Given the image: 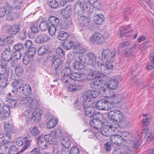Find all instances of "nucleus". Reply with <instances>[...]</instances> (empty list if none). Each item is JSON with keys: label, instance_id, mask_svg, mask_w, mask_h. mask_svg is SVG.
Instances as JSON below:
<instances>
[{"label": "nucleus", "instance_id": "f257e3e1", "mask_svg": "<svg viewBox=\"0 0 154 154\" xmlns=\"http://www.w3.org/2000/svg\"><path fill=\"white\" fill-rule=\"evenodd\" d=\"M114 51H111L109 49H104L102 52V60L104 65H103V71L109 73L110 70L114 69L113 60L115 56Z\"/></svg>", "mask_w": 154, "mask_h": 154}, {"label": "nucleus", "instance_id": "f03ea898", "mask_svg": "<svg viewBox=\"0 0 154 154\" xmlns=\"http://www.w3.org/2000/svg\"><path fill=\"white\" fill-rule=\"evenodd\" d=\"M78 59L82 63L93 66L95 69L99 71H103L102 67L103 64L100 62L96 61V57L93 53H88L85 56L80 55L78 56Z\"/></svg>", "mask_w": 154, "mask_h": 154}, {"label": "nucleus", "instance_id": "7ed1b4c3", "mask_svg": "<svg viewBox=\"0 0 154 154\" xmlns=\"http://www.w3.org/2000/svg\"><path fill=\"white\" fill-rule=\"evenodd\" d=\"M90 97H81L80 100H82V102H80L79 103L84 108L86 116L93 117H94V113L92 112V107L89 106L91 103H92L91 101Z\"/></svg>", "mask_w": 154, "mask_h": 154}, {"label": "nucleus", "instance_id": "20e7f679", "mask_svg": "<svg viewBox=\"0 0 154 154\" xmlns=\"http://www.w3.org/2000/svg\"><path fill=\"white\" fill-rule=\"evenodd\" d=\"M19 100L20 103L23 104L30 108H35L41 104L39 100L32 99L31 97H20Z\"/></svg>", "mask_w": 154, "mask_h": 154}, {"label": "nucleus", "instance_id": "39448f33", "mask_svg": "<svg viewBox=\"0 0 154 154\" xmlns=\"http://www.w3.org/2000/svg\"><path fill=\"white\" fill-rule=\"evenodd\" d=\"M108 116L109 118L110 119L108 123H111V122L114 120L122 123L125 119L122 112L118 110L110 111L108 114Z\"/></svg>", "mask_w": 154, "mask_h": 154}, {"label": "nucleus", "instance_id": "423d86ee", "mask_svg": "<svg viewBox=\"0 0 154 154\" xmlns=\"http://www.w3.org/2000/svg\"><path fill=\"white\" fill-rule=\"evenodd\" d=\"M31 140L28 138V137H25L23 138L19 137L16 139V143L18 146H21L24 144V146L19 151V153H21L26 149L30 145V142Z\"/></svg>", "mask_w": 154, "mask_h": 154}, {"label": "nucleus", "instance_id": "0eeeda50", "mask_svg": "<svg viewBox=\"0 0 154 154\" xmlns=\"http://www.w3.org/2000/svg\"><path fill=\"white\" fill-rule=\"evenodd\" d=\"M72 49L75 50V52H72L70 53L69 55V56L70 55L73 57L72 58H70L69 59L70 60L75 59L76 58V57H75L76 55V52L78 54H82L85 52L86 51L85 48L83 45L79 44H74L72 47Z\"/></svg>", "mask_w": 154, "mask_h": 154}, {"label": "nucleus", "instance_id": "6e6552de", "mask_svg": "<svg viewBox=\"0 0 154 154\" xmlns=\"http://www.w3.org/2000/svg\"><path fill=\"white\" fill-rule=\"evenodd\" d=\"M37 106L35 108H30L31 110L29 111V112L32 113L31 116L34 121L37 122L41 119V111L38 109Z\"/></svg>", "mask_w": 154, "mask_h": 154}, {"label": "nucleus", "instance_id": "1a4fd4ad", "mask_svg": "<svg viewBox=\"0 0 154 154\" xmlns=\"http://www.w3.org/2000/svg\"><path fill=\"white\" fill-rule=\"evenodd\" d=\"M103 38L102 35L98 33H94L92 34L89 38V41L95 44L103 43Z\"/></svg>", "mask_w": 154, "mask_h": 154}, {"label": "nucleus", "instance_id": "9d476101", "mask_svg": "<svg viewBox=\"0 0 154 154\" xmlns=\"http://www.w3.org/2000/svg\"><path fill=\"white\" fill-rule=\"evenodd\" d=\"M59 130L55 132H51L50 134L46 135L44 136V138L45 142L48 143L49 144H52L53 142L54 141L55 137H57L56 134H57Z\"/></svg>", "mask_w": 154, "mask_h": 154}, {"label": "nucleus", "instance_id": "9b49d317", "mask_svg": "<svg viewBox=\"0 0 154 154\" xmlns=\"http://www.w3.org/2000/svg\"><path fill=\"white\" fill-rule=\"evenodd\" d=\"M109 140L116 145L119 144L123 142V138L118 134H114L111 136Z\"/></svg>", "mask_w": 154, "mask_h": 154}, {"label": "nucleus", "instance_id": "f8f14e48", "mask_svg": "<svg viewBox=\"0 0 154 154\" xmlns=\"http://www.w3.org/2000/svg\"><path fill=\"white\" fill-rule=\"evenodd\" d=\"M104 74L101 73L99 71L94 70L90 72L87 76V79L89 80L93 79L96 78L103 77H104Z\"/></svg>", "mask_w": 154, "mask_h": 154}, {"label": "nucleus", "instance_id": "ddd939ff", "mask_svg": "<svg viewBox=\"0 0 154 154\" xmlns=\"http://www.w3.org/2000/svg\"><path fill=\"white\" fill-rule=\"evenodd\" d=\"M82 63H83L81 62H80L78 61H76L72 64L73 68L79 71L81 70V72H82V73H84L86 70L85 68V66Z\"/></svg>", "mask_w": 154, "mask_h": 154}, {"label": "nucleus", "instance_id": "4468645a", "mask_svg": "<svg viewBox=\"0 0 154 154\" xmlns=\"http://www.w3.org/2000/svg\"><path fill=\"white\" fill-rule=\"evenodd\" d=\"M89 18L83 16H80L79 20L80 25L84 27L88 26L89 24Z\"/></svg>", "mask_w": 154, "mask_h": 154}, {"label": "nucleus", "instance_id": "2eb2a0df", "mask_svg": "<svg viewBox=\"0 0 154 154\" xmlns=\"http://www.w3.org/2000/svg\"><path fill=\"white\" fill-rule=\"evenodd\" d=\"M99 92L97 90L93 89L85 90L82 94V96H98Z\"/></svg>", "mask_w": 154, "mask_h": 154}, {"label": "nucleus", "instance_id": "dca6fc26", "mask_svg": "<svg viewBox=\"0 0 154 154\" xmlns=\"http://www.w3.org/2000/svg\"><path fill=\"white\" fill-rule=\"evenodd\" d=\"M103 82V80L97 79L92 82L91 85L93 88L99 89L103 86L104 84Z\"/></svg>", "mask_w": 154, "mask_h": 154}, {"label": "nucleus", "instance_id": "f3484780", "mask_svg": "<svg viewBox=\"0 0 154 154\" xmlns=\"http://www.w3.org/2000/svg\"><path fill=\"white\" fill-rule=\"evenodd\" d=\"M52 63L51 66L53 68L55 69H57L60 65L62 61L61 59L56 56L53 57L51 59Z\"/></svg>", "mask_w": 154, "mask_h": 154}, {"label": "nucleus", "instance_id": "a211bd4d", "mask_svg": "<svg viewBox=\"0 0 154 154\" xmlns=\"http://www.w3.org/2000/svg\"><path fill=\"white\" fill-rule=\"evenodd\" d=\"M12 53L10 49L4 51L2 53V59L6 61H8L11 59L12 57Z\"/></svg>", "mask_w": 154, "mask_h": 154}, {"label": "nucleus", "instance_id": "6ab92c4d", "mask_svg": "<svg viewBox=\"0 0 154 154\" xmlns=\"http://www.w3.org/2000/svg\"><path fill=\"white\" fill-rule=\"evenodd\" d=\"M50 39L49 37L45 34H42L36 38V42L39 43H42L46 42Z\"/></svg>", "mask_w": 154, "mask_h": 154}, {"label": "nucleus", "instance_id": "aec40b11", "mask_svg": "<svg viewBox=\"0 0 154 154\" xmlns=\"http://www.w3.org/2000/svg\"><path fill=\"white\" fill-rule=\"evenodd\" d=\"M37 143L39 149L42 150H43L46 149V144L43 135H41L38 137Z\"/></svg>", "mask_w": 154, "mask_h": 154}, {"label": "nucleus", "instance_id": "412c9836", "mask_svg": "<svg viewBox=\"0 0 154 154\" xmlns=\"http://www.w3.org/2000/svg\"><path fill=\"white\" fill-rule=\"evenodd\" d=\"M113 102H111L106 100V105L105 110H109L113 108V103H117L120 101V97L118 98H115Z\"/></svg>", "mask_w": 154, "mask_h": 154}, {"label": "nucleus", "instance_id": "4be33fe9", "mask_svg": "<svg viewBox=\"0 0 154 154\" xmlns=\"http://www.w3.org/2000/svg\"><path fill=\"white\" fill-rule=\"evenodd\" d=\"M118 82L115 79H110L106 83V86L111 89H114L117 87Z\"/></svg>", "mask_w": 154, "mask_h": 154}, {"label": "nucleus", "instance_id": "5701e85b", "mask_svg": "<svg viewBox=\"0 0 154 154\" xmlns=\"http://www.w3.org/2000/svg\"><path fill=\"white\" fill-rule=\"evenodd\" d=\"M106 100L101 99L98 100L96 103V108L101 110H105Z\"/></svg>", "mask_w": 154, "mask_h": 154}, {"label": "nucleus", "instance_id": "b1692460", "mask_svg": "<svg viewBox=\"0 0 154 154\" xmlns=\"http://www.w3.org/2000/svg\"><path fill=\"white\" fill-rule=\"evenodd\" d=\"M57 118H51L49 119L47 123V128L50 129L54 128L57 125Z\"/></svg>", "mask_w": 154, "mask_h": 154}, {"label": "nucleus", "instance_id": "393cba45", "mask_svg": "<svg viewBox=\"0 0 154 154\" xmlns=\"http://www.w3.org/2000/svg\"><path fill=\"white\" fill-rule=\"evenodd\" d=\"M40 133V131L38 128L35 126L28 133V138L30 139V137L33 136L36 137L37 135H39Z\"/></svg>", "mask_w": 154, "mask_h": 154}, {"label": "nucleus", "instance_id": "a878e982", "mask_svg": "<svg viewBox=\"0 0 154 154\" xmlns=\"http://www.w3.org/2000/svg\"><path fill=\"white\" fill-rule=\"evenodd\" d=\"M129 27L128 25L126 27L124 26H122L119 28L118 32V35L120 37H122L124 35L126 36L128 35V34L127 33L126 31V29H128Z\"/></svg>", "mask_w": 154, "mask_h": 154}, {"label": "nucleus", "instance_id": "bb28decb", "mask_svg": "<svg viewBox=\"0 0 154 154\" xmlns=\"http://www.w3.org/2000/svg\"><path fill=\"white\" fill-rule=\"evenodd\" d=\"M70 140V138L69 137H64L61 141V145L66 149L69 148L71 144Z\"/></svg>", "mask_w": 154, "mask_h": 154}, {"label": "nucleus", "instance_id": "cd10ccee", "mask_svg": "<svg viewBox=\"0 0 154 154\" xmlns=\"http://www.w3.org/2000/svg\"><path fill=\"white\" fill-rule=\"evenodd\" d=\"M22 91L24 94L26 96L30 95L31 93V88L28 84H25L23 86Z\"/></svg>", "mask_w": 154, "mask_h": 154}, {"label": "nucleus", "instance_id": "c85d7f7f", "mask_svg": "<svg viewBox=\"0 0 154 154\" xmlns=\"http://www.w3.org/2000/svg\"><path fill=\"white\" fill-rule=\"evenodd\" d=\"M9 33L12 35L16 34L20 30V26L18 25H15L13 26H9L8 29Z\"/></svg>", "mask_w": 154, "mask_h": 154}, {"label": "nucleus", "instance_id": "c756f323", "mask_svg": "<svg viewBox=\"0 0 154 154\" xmlns=\"http://www.w3.org/2000/svg\"><path fill=\"white\" fill-rule=\"evenodd\" d=\"M85 6H84L83 3H82L81 2L78 1L75 4V9L77 10L79 12H81L82 13L85 10Z\"/></svg>", "mask_w": 154, "mask_h": 154}, {"label": "nucleus", "instance_id": "7c9ffc66", "mask_svg": "<svg viewBox=\"0 0 154 154\" xmlns=\"http://www.w3.org/2000/svg\"><path fill=\"white\" fill-rule=\"evenodd\" d=\"M135 46H136V45L135 43L130 44L128 42H126L120 43L119 46V47L120 48L127 47L130 48V49L135 48Z\"/></svg>", "mask_w": 154, "mask_h": 154}, {"label": "nucleus", "instance_id": "2f4dec72", "mask_svg": "<svg viewBox=\"0 0 154 154\" xmlns=\"http://www.w3.org/2000/svg\"><path fill=\"white\" fill-rule=\"evenodd\" d=\"M2 109L3 112H2L1 117L3 118L8 117L10 115V111L9 107L6 105H4Z\"/></svg>", "mask_w": 154, "mask_h": 154}, {"label": "nucleus", "instance_id": "473e14b6", "mask_svg": "<svg viewBox=\"0 0 154 154\" xmlns=\"http://www.w3.org/2000/svg\"><path fill=\"white\" fill-rule=\"evenodd\" d=\"M93 20L96 23L100 24L103 21L104 18L103 15H97L94 16Z\"/></svg>", "mask_w": 154, "mask_h": 154}, {"label": "nucleus", "instance_id": "72a5a7b5", "mask_svg": "<svg viewBox=\"0 0 154 154\" xmlns=\"http://www.w3.org/2000/svg\"><path fill=\"white\" fill-rule=\"evenodd\" d=\"M69 35L68 33L62 31L59 33L57 38L60 40L63 41L67 39Z\"/></svg>", "mask_w": 154, "mask_h": 154}, {"label": "nucleus", "instance_id": "f704fd0d", "mask_svg": "<svg viewBox=\"0 0 154 154\" xmlns=\"http://www.w3.org/2000/svg\"><path fill=\"white\" fill-rule=\"evenodd\" d=\"M117 121L114 120L111 122V124L107 125V128H109L110 129L113 131H115L116 129L119 126V124L117 123Z\"/></svg>", "mask_w": 154, "mask_h": 154}, {"label": "nucleus", "instance_id": "c9c22d12", "mask_svg": "<svg viewBox=\"0 0 154 154\" xmlns=\"http://www.w3.org/2000/svg\"><path fill=\"white\" fill-rule=\"evenodd\" d=\"M8 84L7 78L3 75H0V87H5Z\"/></svg>", "mask_w": 154, "mask_h": 154}, {"label": "nucleus", "instance_id": "e433bc0d", "mask_svg": "<svg viewBox=\"0 0 154 154\" xmlns=\"http://www.w3.org/2000/svg\"><path fill=\"white\" fill-rule=\"evenodd\" d=\"M79 73L77 72H74L70 75L72 80L79 81L80 80L82 75L84 73Z\"/></svg>", "mask_w": 154, "mask_h": 154}, {"label": "nucleus", "instance_id": "4c0bfd02", "mask_svg": "<svg viewBox=\"0 0 154 154\" xmlns=\"http://www.w3.org/2000/svg\"><path fill=\"white\" fill-rule=\"evenodd\" d=\"M49 21L51 25H53L56 26L58 25L60 22L59 19L54 16L50 17L49 18Z\"/></svg>", "mask_w": 154, "mask_h": 154}, {"label": "nucleus", "instance_id": "58836bf2", "mask_svg": "<svg viewBox=\"0 0 154 154\" xmlns=\"http://www.w3.org/2000/svg\"><path fill=\"white\" fill-rule=\"evenodd\" d=\"M73 42L71 41H66L63 44V47L65 49H70L73 46Z\"/></svg>", "mask_w": 154, "mask_h": 154}, {"label": "nucleus", "instance_id": "ea45409f", "mask_svg": "<svg viewBox=\"0 0 154 154\" xmlns=\"http://www.w3.org/2000/svg\"><path fill=\"white\" fill-rule=\"evenodd\" d=\"M48 50L47 47L45 45L40 47L38 50V54L40 55H43L46 54Z\"/></svg>", "mask_w": 154, "mask_h": 154}, {"label": "nucleus", "instance_id": "a19ab883", "mask_svg": "<svg viewBox=\"0 0 154 154\" xmlns=\"http://www.w3.org/2000/svg\"><path fill=\"white\" fill-rule=\"evenodd\" d=\"M36 52V49L33 47L29 48L27 51L25 55L29 57L33 56Z\"/></svg>", "mask_w": 154, "mask_h": 154}, {"label": "nucleus", "instance_id": "79ce46f5", "mask_svg": "<svg viewBox=\"0 0 154 154\" xmlns=\"http://www.w3.org/2000/svg\"><path fill=\"white\" fill-rule=\"evenodd\" d=\"M61 80L63 83L69 84L71 83V79L70 76L62 75V77L61 78Z\"/></svg>", "mask_w": 154, "mask_h": 154}, {"label": "nucleus", "instance_id": "37998d69", "mask_svg": "<svg viewBox=\"0 0 154 154\" xmlns=\"http://www.w3.org/2000/svg\"><path fill=\"white\" fill-rule=\"evenodd\" d=\"M32 113L29 112V111H26L24 112V115L26 116V121L27 123H29L32 120V116H31Z\"/></svg>", "mask_w": 154, "mask_h": 154}, {"label": "nucleus", "instance_id": "c03bdc74", "mask_svg": "<svg viewBox=\"0 0 154 154\" xmlns=\"http://www.w3.org/2000/svg\"><path fill=\"white\" fill-rule=\"evenodd\" d=\"M136 46L134 48L129 49H128L127 50H124L123 51V53L124 54V56L125 57H129L130 56H133L134 55V54L133 53L132 50L134 49H136Z\"/></svg>", "mask_w": 154, "mask_h": 154}, {"label": "nucleus", "instance_id": "a18cd8bd", "mask_svg": "<svg viewBox=\"0 0 154 154\" xmlns=\"http://www.w3.org/2000/svg\"><path fill=\"white\" fill-rule=\"evenodd\" d=\"M82 86L80 85H71L68 88V89L70 92H74L76 90L81 89Z\"/></svg>", "mask_w": 154, "mask_h": 154}, {"label": "nucleus", "instance_id": "49530a36", "mask_svg": "<svg viewBox=\"0 0 154 154\" xmlns=\"http://www.w3.org/2000/svg\"><path fill=\"white\" fill-rule=\"evenodd\" d=\"M16 15V14L12 12L11 11H8L6 15V19L9 20H14Z\"/></svg>", "mask_w": 154, "mask_h": 154}, {"label": "nucleus", "instance_id": "de8ad7c7", "mask_svg": "<svg viewBox=\"0 0 154 154\" xmlns=\"http://www.w3.org/2000/svg\"><path fill=\"white\" fill-rule=\"evenodd\" d=\"M5 134L2 133L0 134V143L2 144L5 145L7 144L9 141L5 139Z\"/></svg>", "mask_w": 154, "mask_h": 154}, {"label": "nucleus", "instance_id": "09e8293b", "mask_svg": "<svg viewBox=\"0 0 154 154\" xmlns=\"http://www.w3.org/2000/svg\"><path fill=\"white\" fill-rule=\"evenodd\" d=\"M4 127L5 130L7 132H11L12 131L13 126L7 122L4 124Z\"/></svg>", "mask_w": 154, "mask_h": 154}, {"label": "nucleus", "instance_id": "8fccbe9b", "mask_svg": "<svg viewBox=\"0 0 154 154\" xmlns=\"http://www.w3.org/2000/svg\"><path fill=\"white\" fill-rule=\"evenodd\" d=\"M56 31V26L53 25L50 26L48 28V32L51 35H55Z\"/></svg>", "mask_w": 154, "mask_h": 154}, {"label": "nucleus", "instance_id": "3c124183", "mask_svg": "<svg viewBox=\"0 0 154 154\" xmlns=\"http://www.w3.org/2000/svg\"><path fill=\"white\" fill-rule=\"evenodd\" d=\"M49 5L53 8H57L58 6V3L56 0H50Z\"/></svg>", "mask_w": 154, "mask_h": 154}, {"label": "nucleus", "instance_id": "603ef678", "mask_svg": "<svg viewBox=\"0 0 154 154\" xmlns=\"http://www.w3.org/2000/svg\"><path fill=\"white\" fill-rule=\"evenodd\" d=\"M142 143V140L141 138H139L138 139H136L135 140L132 144V147L133 148H138L140 145Z\"/></svg>", "mask_w": 154, "mask_h": 154}, {"label": "nucleus", "instance_id": "864d4df0", "mask_svg": "<svg viewBox=\"0 0 154 154\" xmlns=\"http://www.w3.org/2000/svg\"><path fill=\"white\" fill-rule=\"evenodd\" d=\"M71 69L69 67H65L64 68L62 72V75H66L70 76L71 74Z\"/></svg>", "mask_w": 154, "mask_h": 154}, {"label": "nucleus", "instance_id": "5fc2aeb1", "mask_svg": "<svg viewBox=\"0 0 154 154\" xmlns=\"http://www.w3.org/2000/svg\"><path fill=\"white\" fill-rule=\"evenodd\" d=\"M12 87L15 89V90H17L18 89H20L21 88V86L20 83H19L18 80H15L12 83Z\"/></svg>", "mask_w": 154, "mask_h": 154}, {"label": "nucleus", "instance_id": "6e6d98bb", "mask_svg": "<svg viewBox=\"0 0 154 154\" xmlns=\"http://www.w3.org/2000/svg\"><path fill=\"white\" fill-rule=\"evenodd\" d=\"M48 23L45 21H42L39 25V27L42 30H46L48 27Z\"/></svg>", "mask_w": 154, "mask_h": 154}, {"label": "nucleus", "instance_id": "4d7b16f0", "mask_svg": "<svg viewBox=\"0 0 154 154\" xmlns=\"http://www.w3.org/2000/svg\"><path fill=\"white\" fill-rule=\"evenodd\" d=\"M31 29L32 32L34 33H37L38 30V24L36 22L33 24L31 27Z\"/></svg>", "mask_w": 154, "mask_h": 154}, {"label": "nucleus", "instance_id": "13d9d810", "mask_svg": "<svg viewBox=\"0 0 154 154\" xmlns=\"http://www.w3.org/2000/svg\"><path fill=\"white\" fill-rule=\"evenodd\" d=\"M98 0H89V2L90 4L92 5V6L94 8L97 9L99 8L100 5V4L97 2Z\"/></svg>", "mask_w": 154, "mask_h": 154}, {"label": "nucleus", "instance_id": "bf43d9fd", "mask_svg": "<svg viewBox=\"0 0 154 154\" xmlns=\"http://www.w3.org/2000/svg\"><path fill=\"white\" fill-rule=\"evenodd\" d=\"M17 150V149L15 146H11L9 149L10 154H15Z\"/></svg>", "mask_w": 154, "mask_h": 154}, {"label": "nucleus", "instance_id": "052dcab7", "mask_svg": "<svg viewBox=\"0 0 154 154\" xmlns=\"http://www.w3.org/2000/svg\"><path fill=\"white\" fill-rule=\"evenodd\" d=\"M149 59L151 63V66L154 69V53L151 52L150 54Z\"/></svg>", "mask_w": 154, "mask_h": 154}, {"label": "nucleus", "instance_id": "680f3d73", "mask_svg": "<svg viewBox=\"0 0 154 154\" xmlns=\"http://www.w3.org/2000/svg\"><path fill=\"white\" fill-rule=\"evenodd\" d=\"M8 105L11 108H14L17 102L13 99H9L8 100Z\"/></svg>", "mask_w": 154, "mask_h": 154}, {"label": "nucleus", "instance_id": "e2e57ef3", "mask_svg": "<svg viewBox=\"0 0 154 154\" xmlns=\"http://www.w3.org/2000/svg\"><path fill=\"white\" fill-rule=\"evenodd\" d=\"M101 135H104L106 136H107V132L105 133V131H103L101 132H98L96 134L94 135L95 137L99 139H100V137H99V136H100Z\"/></svg>", "mask_w": 154, "mask_h": 154}, {"label": "nucleus", "instance_id": "0e129e2a", "mask_svg": "<svg viewBox=\"0 0 154 154\" xmlns=\"http://www.w3.org/2000/svg\"><path fill=\"white\" fill-rule=\"evenodd\" d=\"M23 72V70L21 67L17 66L15 68V72L18 75H21Z\"/></svg>", "mask_w": 154, "mask_h": 154}, {"label": "nucleus", "instance_id": "69168bd1", "mask_svg": "<svg viewBox=\"0 0 154 154\" xmlns=\"http://www.w3.org/2000/svg\"><path fill=\"white\" fill-rule=\"evenodd\" d=\"M56 52L61 57H63L64 56V53L63 52V49L60 48H57L56 50Z\"/></svg>", "mask_w": 154, "mask_h": 154}, {"label": "nucleus", "instance_id": "338daca9", "mask_svg": "<svg viewBox=\"0 0 154 154\" xmlns=\"http://www.w3.org/2000/svg\"><path fill=\"white\" fill-rule=\"evenodd\" d=\"M70 153V154H79V151L76 147L74 146L72 147Z\"/></svg>", "mask_w": 154, "mask_h": 154}, {"label": "nucleus", "instance_id": "774afa93", "mask_svg": "<svg viewBox=\"0 0 154 154\" xmlns=\"http://www.w3.org/2000/svg\"><path fill=\"white\" fill-rule=\"evenodd\" d=\"M21 55L20 52L19 51H16L14 52L13 54V57L17 60H19L20 59Z\"/></svg>", "mask_w": 154, "mask_h": 154}]
</instances>
